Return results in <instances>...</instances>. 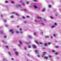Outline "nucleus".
<instances>
[{"label":"nucleus","instance_id":"obj_58","mask_svg":"<svg viewBox=\"0 0 61 61\" xmlns=\"http://www.w3.org/2000/svg\"><path fill=\"white\" fill-rule=\"evenodd\" d=\"M28 56H29V55L28 54Z\"/></svg>","mask_w":61,"mask_h":61},{"label":"nucleus","instance_id":"obj_16","mask_svg":"<svg viewBox=\"0 0 61 61\" xmlns=\"http://www.w3.org/2000/svg\"><path fill=\"white\" fill-rule=\"evenodd\" d=\"M22 29L21 28L20 29V30L21 32V33H23L22 31Z\"/></svg>","mask_w":61,"mask_h":61},{"label":"nucleus","instance_id":"obj_4","mask_svg":"<svg viewBox=\"0 0 61 61\" xmlns=\"http://www.w3.org/2000/svg\"><path fill=\"white\" fill-rule=\"evenodd\" d=\"M45 59H46V60H47V59L48 58V57L45 56V57H44Z\"/></svg>","mask_w":61,"mask_h":61},{"label":"nucleus","instance_id":"obj_13","mask_svg":"<svg viewBox=\"0 0 61 61\" xmlns=\"http://www.w3.org/2000/svg\"><path fill=\"white\" fill-rule=\"evenodd\" d=\"M52 6H51V5H49V8H51V7Z\"/></svg>","mask_w":61,"mask_h":61},{"label":"nucleus","instance_id":"obj_54","mask_svg":"<svg viewBox=\"0 0 61 61\" xmlns=\"http://www.w3.org/2000/svg\"><path fill=\"white\" fill-rule=\"evenodd\" d=\"M29 38H31V36H29Z\"/></svg>","mask_w":61,"mask_h":61},{"label":"nucleus","instance_id":"obj_60","mask_svg":"<svg viewBox=\"0 0 61 61\" xmlns=\"http://www.w3.org/2000/svg\"><path fill=\"white\" fill-rule=\"evenodd\" d=\"M19 46H20V44H19Z\"/></svg>","mask_w":61,"mask_h":61},{"label":"nucleus","instance_id":"obj_9","mask_svg":"<svg viewBox=\"0 0 61 61\" xmlns=\"http://www.w3.org/2000/svg\"><path fill=\"white\" fill-rule=\"evenodd\" d=\"M6 47L7 49H9V46H6Z\"/></svg>","mask_w":61,"mask_h":61},{"label":"nucleus","instance_id":"obj_56","mask_svg":"<svg viewBox=\"0 0 61 61\" xmlns=\"http://www.w3.org/2000/svg\"><path fill=\"white\" fill-rule=\"evenodd\" d=\"M12 13L13 14H15V12H13V13Z\"/></svg>","mask_w":61,"mask_h":61},{"label":"nucleus","instance_id":"obj_55","mask_svg":"<svg viewBox=\"0 0 61 61\" xmlns=\"http://www.w3.org/2000/svg\"><path fill=\"white\" fill-rule=\"evenodd\" d=\"M38 57H40V56H39V55H38Z\"/></svg>","mask_w":61,"mask_h":61},{"label":"nucleus","instance_id":"obj_48","mask_svg":"<svg viewBox=\"0 0 61 61\" xmlns=\"http://www.w3.org/2000/svg\"><path fill=\"white\" fill-rule=\"evenodd\" d=\"M17 27L18 28H19V26H17Z\"/></svg>","mask_w":61,"mask_h":61},{"label":"nucleus","instance_id":"obj_40","mask_svg":"<svg viewBox=\"0 0 61 61\" xmlns=\"http://www.w3.org/2000/svg\"><path fill=\"white\" fill-rule=\"evenodd\" d=\"M1 17H3V15L1 14Z\"/></svg>","mask_w":61,"mask_h":61},{"label":"nucleus","instance_id":"obj_38","mask_svg":"<svg viewBox=\"0 0 61 61\" xmlns=\"http://www.w3.org/2000/svg\"><path fill=\"white\" fill-rule=\"evenodd\" d=\"M16 15H19V14L18 13H16Z\"/></svg>","mask_w":61,"mask_h":61},{"label":"nucleus","instance_id":"obj_19","mask_svg":"<svg viewBox=\"0 0 61 61\" xmlns=\"http://www.w3.org/2000/svg\"><path fill=\"white\" fill-rule=\"evenodd\" d=\"M34 7H35V8H37V7L36 6V5H34Z\"/></svg>","mask_w":61,"mask_h":61},{"label":"nucleus","instance_id":"obj_47","mask_svg":"<svg viewBox=\"0 0 61 61\" xmlns=\"http://www.w3.org/2000/svg\"><path fill=\"white\" fill-rule=\"evenodd\" d=\"M19 33V32H18V31H17V32H16V33Z\"/></svg>","mask_w":61,"mask_h":61},{"label":"nucleus","instance_id":"obj_20","mask_svg":"<svg viewBox=\"0 0 61 61\" xmlns=\"http://www.w3.org/2000/svg\"><path fill=\"white\" fill-rule=\"evenodd\" d=\"M36 32H34V35H35V36H36Z\"/></svg>","mask_w":61,"mask_h":61},{"label":"nucleus","instance_id":"obj_39","mask_svg":"<svg viewBox=\"0 0 61 61\" xmlns=\"http://www.w3.org/2000/svg\"><path fill=\"white\" fill-rule=\"evenodd\" d=\"M52 52L54 53H55V52H56V51H55L53 50L52 51Z\"/></svg>","mask_w":61,"mask_h":61},{"label":"nucleus","instance_id":"obj_50","mask_svg":"<svg viewBox=\"0 0 61 61\" xmlns=\"http://www.w3.org/2000/svg\"><path fill=\"white\" fill-rule=\"evenodd\" d=\"M4 61H5V59L3 60Z\"/></svg>","mask_w":61,"mask_h":61},{"label":"nucleus","instance_id":"obj_26","mask_svg":"<svg viewBox=\"0 0 61 61\" xmlns=\"http://www.w3.org/2000/svg\"><path fill=\"white\" fill-rule=\"evenodd\" d=\"M47 44H46V43H45V46H47Z\"/></svg>","mask_w":61,"mask_h":61},{"label":"nucleus","instance_id":"obj_18","mask_svg":"<svg viewBox=\"0 0 61 61\" xmlns=\"http://www.w3.org/2000/svg\"><path fill=\"white\" fill-rule=\"evenodd\" d=\"M4 37L5 38H6L7 36H6V35H4Z\"/></svg>","mask_w":61,"mask_h":61},{"label":"nucleus","instance_id":"obj_5","mask_svg":"<svg viewBox=\"0 0 61 61\" xmlns=\"http://www.w3.org/2000/svg\"><path fill=\"white\" fill-rule=\"evenodd\" d=\"M19 43L20 45H22V42L21 41H19Z\"/></svg>","mask_w":61,"mask_h":61},{"label":"nucleus","instance_id":"obj_11","mask_svg":"<svg viewBox=\"0 0 61 61\" xmlns=\"http://www.w3.org/2000/svg\"><path fill=\"white\" fill-rule=\"evenodd\" d=\"M15 53L16 55H18V52H16Z\"/></svg>","mask_w":61,"mask_h":61},{"label":"nucleus","instance_id":"obj_29","mask_svg":"<svg viewBox=\"0 0 61 61\" xmlns=\"http://www.w3.org/2000/svg\"><path fill=\"white\" fill-rule=\"evenodd\" d=\"M31 46H28V47L29 48H31Z\"/></svg>","mask_w":61,"mask_h":61},{"label":"nucleus","instance_id":"obj_42","mask_svg":"<svg viewBox=\"0 0 61 61\" xmlns=\"http://www.w3.org/2000/svg\"><path fill=\"white\" fill-rule=\"evenodd\" d=\"M4 21L5 22H6V20H4Z\"/></svg>","mask_w":61,"mask_h":61},{"label":"nucleus","instance_id":"obj_45","mask_svg":"<svg viewBox=\"0 0 61 61\" xmlns=\"http://www.w3.org/2000/svg\"><path fill=\"white\" fill-rule=\"evenodd\" d=\"M35 21L36 22H37V20H35Z\"/></svg>","mask_w":61,"mask_h":61},{"label":"nucleus","instance_id":"obj_43","mask_svg":"<svg viewBox=\"0 0 61 61\" xmlns=\"http://www.w3.org/2000/svg\"><path fill=\"white\" fill-rule=\"evenodd\" d=\"M51 38H53V37L52 36H51Z\"/></svg>","mask_w":61,"mask_h":61},{"label":"nucleus","instance_id":"obj_17","mask_svg":"<svg viewBox=\"0 0 61 61\" xmlns=\"http://www.w3.org/2000/svg\"><path fill=\"white\" fill-rule=\"evenodd\" d=\"M59 48V46H56V48Z\"/></svg>","mask_w":61,"mask_h":61},{"label":"nucleus","instance_id":"obj_21","mask_svg":"<svg viewBox=\"0 0 61 61\" xmlns=\"http://www.w3.org/2000/svg\"><path fill=\"white\" fill-rule=\"evenodd\" d=\"M52 43L51 42H49L48 43V44L49 45H51V44Z\"/></svg>","mask_w":61,"mask_h":61},{"label":"nucleus","instance_id":"obj_52","mask_svg":"<svg viewBox=\"0 0 61 61\" xmlns=\"http://www.w3.org/2000/svg\"><path fill=\"white\" fill-rule=\"evenodd\" d=\"M57 54V53L56 52V55Z\"/></svg>","mask_w":61,"mask_h":61},{"label":"nucleus","instance_id":"obj_6","mask_svg":"<svg viewBox=\"0 0 61 61\" xmlns=\"http://www.w3.org/2000/svg\"><path fill=\"white\" fill-rule=\"evenodd\" d=\"M37 18L38 19H42V17H39V16H38Z\"/></svg>","mask_w":61,"mask_h":61},{"label":"nucleus","instance_id":"obj_49","mask_svg":"<svg viewBox=\"0 0 61 61\" xmlns=\"http://www.w3.org/2000/svg\"><path fill=\"white\" fill-rule=\"evenodd\" d=\"M40 44H42L41 42H40Z\"/></svg>","mask_w":61,"mask_h":61},{"label":"nucleus","instance_id":"obj_10","mask_svg":"<svg viewBox=\"0 0 61 61\" xmlns=\"http://www.w3.org/2000/svg\"><path fill=\"white\" fill-rule=\"evenodd\" d=\"M10 17L11 18H13L14 17V16L13 15H12L10 16Z\"/></svg>","mask_w":61,"mask_h":61},{"label":"nucleus","instance_id":"obj_59","mask_svg":"<svg viewBox=\"0 0 61 61\" xmlns=\"http://www.w3.org/2000/svg\"><path fill=\"white\" fill-rule=\"evenodd\" d=\"M1 33H2V31H1Z\"/></svg>","mask_w":61,"mask_h":61},{"label":"nucleus","instance_id":"obj_63","mask_svg":"<svg viewBox=\"0 0 61 61\" xmlns=\"http://www.w3.org/2000/svg\"><path fill=\"white\" fill-rule=\"evenodd\" d=\"M42 34H43V33H42Z\"/></svg>","mask_w":61,"mask_h":61},{"label":"nucleus","instance_id":"obj_62","mask_svg":"<svg viewBox=\"0 0 61 61\" xmlns=\"http://www.w3.org/2000/svg\"><path fill=\"white\" fill-rule=\"evenodd\" d=\"M6 26H7L6 25Z\"/></svg>","mask_w":61,"mask_h":61},{"label":"nucleus","instance_id":"obj_51","mask_svg":"<svg viewBox=\"0 0 61 61\" xmlns=\"http://www.w3.org/2000/svg\"><path fill=\"white\" fill-rule=\"evenodd\" d=\"M43 25H44V23H41Z\"/></svg>","mask_w":61,"mask_h":61},{"label":"nucleus","instance_id":"obj_41","mask_svg":"<svg viewBox=\"0 0 61 61\" xmlns=\"http://www.w3.org/2000/svg\"><path fill=\"white\" fill-rule=\"evenodd\" d=\"M24 23H26L27 22L26 21H24Z\"/></svg>","mask_w":61,"mask_h":61},{"label":"nucleus","instance_id":"obj_57","mask_svg":"<svg viewBox=\"0 0 61 61\" xmlns=\"http://www.w3.org/2000/svg\"><path fill=\"white\" fill-rule=\"evenodd\" d=\"M26 48H25V49L26 50Z\"/></svg>","mask_w":61,"mask_h":61},{"label":"nucleus","instance_id":"obj_36","mask_svg":"<svg viewBox=\"0 0 61 61\" xmlns=\"http://www.w3.org/2000/svg\"><path fill=\"white\" fill-rule=\"evenodd\" d=\"M36 43H37V44H38L39 43L38 42V41H36Z\"/></svg>","mask_w":61,"mask_h":61},{"label":"nucleus","instance_id":"obj_22","mask_svg":"<svg viewBox=\"0 0 61 61\" xmlns=\"http://www.w3.org/2000/svg\"><path fill=\"white\" fill-rule=\"evenodd\" d=\"M49 36H46L45 37V38H49Z\"/></svg>","mask_w":61,"mask_h":61},{"label":"nucleus","instance_id":"obj_37","mask_svg":"<svg viewBox=\"0 0 61 61\" xmlns=\"http://www.w3.org/2000/svg\"><path fill=\"white\" fill-rule=\"evenodd\" d=\"M24 11H26V10L25 9H24Z\"/></svg>","mask_w":61,"mask_h":61},{"label":"nucleus","instance_id":"obj_31","mask_svg":"<svg viewBox=\"0 0 61 61\" xmlns=\"http://www.w3.org/2000/svg\"><path fill=\"white\" fill-rule=\"evenodd\" d=\"M21 3H22V5H25V3H23V2H22Z\"/></svg>","mask_w":61,"mask_h":61},{"label":"nucleus","instance_id":"obj_12","mask_svg":"<svg viewBox=\"0 0 61 61\" xmlns=\"http://www.w3.org/2000/svg\"><path fill=\"white\" fill-rule=\"evenodd\" d=\"M2 42H3L4 43H6V42H5V41L4 40L2 41Z\"/></svg>","mask_w":61,"mask_h":61},{"label":"nucleus","instance_id":"obj_53","mask_svg":"<svg viewBox=\"0 0 61 61\" xmlns=\"http://www.w3.org/2000/svg\"><path fill=\"white\" fill-rule=\"evenodd\" d=\"M27 4H29V2H27Z\"/></svg>","mask_w":61,"mask_h":61},{"label":"nucleus","instance_id":"obj_33","mask_svg":"<svg viewBox=\"0 0 61 61\" xmlns=\"http://www.w3.org/2000/svg\"><path fill=\"white\" fill-rule=\"evenodd\" d=\"M9 54L10 55V56H11V54L10 53V52H9Z\"/></svg>","mask_w":61,"mask_h":61},{"label":"nucleus","instance_id":"obj_23","mask_svg":"<svg viewBox=\"0 0 61 61\" xmlns=\"http://www.w3.org/2000/svg\"><path fill=\"white\" fill-rule=\"evenodd\" d=\"M5 3H8V1H5Z\"/></svg>","mask_w":61,"mask_h":61},{"label":"nucleus","instance_id":"obj_2","mask_svg":"<svg viewBox=\"0 0 61 61\" xmlns=\"http://www.w3.org/2000/svg\"><path fill=\"white\" fill-rule=\"evenodd\" d=\"M38 52H39V51L37 50H36L35 51V52L36 53H38Z\"/></svg>","mask_w":61,"mask_h":61},{"label":"nucleus","instance_id":"obj_15","mask_svg":"<svg viewBox=\"0 0 61 61\" xmlns=\"http://www.w3.org/2000/svg\"><path fill=\"white\" fill-rule=\"evenodd\" d=\"M22 18H23V19H25V18L24 17V16H23L22 17Z\"/></svg>","mask_w":61,"mask_h":61},{"label":"nucleus","instance_id":"obj_7","mask_svg":"<svg viewBox=\"0 0 61 61\" xmlns=\"http://www.w3.org/2000/svg\"><path fill=\"white\" fill-rule=\"evenodd\" d=\"M33 47L34 48H36V46L35 45H33Z\"/></svg>","mask_w":61,"mask_h":61},{"label":"nucleus","instance_id":"obj_25","mask_svg":"<svg viewBox=\"0 0 61 61\" xmlns=\"http://www.w3.org/2000/svg\"><path fill=\"white\" fill-rule=\"evenodd\" d=\"M37 0H34V1L36 2H37Z\"/></svg>","mask_w":61,"mask_h":61},{"label":"nucleus","instance_id":"obj_32","mask_svg":"<svg viewBox=\"0 0 61 61\" xmlns=\"http://www.w3.org/2000/svg\"><path fill=\"white\" fill-rule=\"evenodd\" d=\"M54 25H57V24H56V23H54Z\"/></svg>","mask_w":61,"mask_h":61},{"label":"nucleus","instance_id":"obj_1","mask_svg":"<svg viewBox=\"0 0 61 61\" xmlns=\"http://www.w3.org/2000/svg\"><path fill=\"white\" fill-rule=\"evenodd\" d=\"M10 32H11V34H14V30L12 29H11L10 30Z\"/></svg>","mask_w":61,"mask_h":61},{"label":"nucleus","instance_id":"obj_28","mask_svg":"<svg viewBox=\"0 0 61 61\" xmlns=\"http://www.w3.org/2000/svg\"><path fill=\"white\" fill-rule=\"evenodd\" d=\"M53 36L54 37H55L56 36V35L55 34H54Z\"/></svg>","mask_w":61,"mask_h":61},{"label":"nucleus","instance_id":"obj_44","mask_svg":"<svg viewBox=\"0 0 61 61\" xmlns=\"http://www.w3.org/2000/svg\"><path fill=\"white\" fill-rule=\"evenodd\" d=\"M13 50H14V51H16V50L15 49H13Z\"/></svg>","mask_w":61,"mask_h":61},{"label":"nucleus","instance_id":"obj_24","mask_svg":"<svg viewBox=\"0 0 61 61\" xmlns=\"http://www.w3.org/2000/svg\"><path fill=\"white\" fill-rule=\"evenodd\" d=\"M26 17H27V18H30V16H26Z\"/></svg>","mask_w":61,"mask_h":61},{"label":"nucleus","instance_id":"obj_61","mask_svg":"<svg viewBox=\"0 0 61 61\" xmlns=\"http://www.w3.org/2000/svg\"><path fill=\"white\" fill-rule=\"evenodd\" d=\"M44 20H45V19H44Z\"/></svg>","mask_w":61,"mask_h":61},{"label":"nucleus","instance_id":"obj_8","mask_svg":"<svg viewBox=\"0 0 61 61\" xmlns=\"http://www.w3.org/2000/svg\"><path fill=\"white\" fill-rule=\"evenodd\" d=\"M43 56H45V54H46V52H44L43 53Z\"/></svg>","mask_w":61,"mask_h":61},{"label":"nucleus","instance_id":"obj_35","mask_svg":"<svg viewBox=\"0 0 61 61\" xmlns=\"http://www.w3.org/2000/svg\"><path fill=\"white\" fill-rule=\"evenodd\" d=\"M44 11H45V9H43L42 10L43 12Z\"/></svg>","mask_w":61,"mask_h":61},{"label":"nucleus","instance_id":"obj_30","mask_svg":"<svg viewBox=\"0 0 61 61\" xmlns=\"http://www.w3.org/2000/svg\"><path fill=\"white\" fill-rule=\"evenodd\" d=\"M54 26H53L51 27V28H54Z\"/></svg>","mask_w":61,"mask_h":61},{"label":"nucleus","instance_id":"obj_46","mask_svg":"<svg viewBox=\"0 0 61 61\" xmlns=\"http://www.w3.org/2000/svg\"><path fill=\"white\" fill-rule=\"evenodd\" d=\"M11 60H14V59H13V58H12L11 59Z\"/></svg>","mask_w":61,"mask_h":61},{"label":"nucleus","instance_id":"obj_14","mask_svg":"<svg viewBox=\"0 0 61 61\" xmlns=\"http://www.w3.org/2000/svg\"><path fill=\"white\" fill-rule=\"evenodd\" d=\"M49 57H50V58H52V56H51V55H49Z\"/></svg>","mask_w":61,"mask_h":61},{"label":"nucleus","instance_id":"obj_27","mask_svg":"<svg viewBox=\"0 0 61 61\" xmlns=\"http://www.w3.org/2000/svg\"><path fill=\"white\" fill-rule=\"evenodd\" d=\"M50 18H51V19H53V17H52V16H51L50 17Z\"/></svg>","mask_w":61,"mask_h":61},{"label":"nucleus","instance_id":"obj_34","mask_svg":"<svg viewBox=\"0 0 61 61\" xmlns=\"http://www.w3.org/2000/svg\"><path fill=\"white\" fill-rule=\"evenodd\" d=\"M11 3H12V4H14L15 3V2L13 1H11Z\"/></svg>","mask_w":61,"mask_h":61},{"label":"nucleus","instance_id":"obj_3","mask_svg":"<svg viewBox=\"0 0 61 61\" xmlns=\"http://www.w3.org/2000/svg\"><path fill=\"white\" fill-rule=\"evenodd\" d=\"M16 7H21V5H16Z\"/></svg>","mask_w":61,"mask_h":61}]
</instances>
